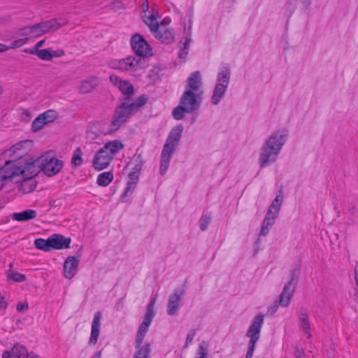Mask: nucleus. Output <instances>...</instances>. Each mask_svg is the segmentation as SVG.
I'll list each match as a JSON object with an SVG mask.
<instances>
[{"label": "nucleus", "instance_id": "393cba45", "mask_svg": "<svg viewBox=\"0 0 358 358\" xmlns=\"http://www.w3.org/2000/svg\"><path fill=\"white\" fill-rule=\"evenodd\" d=\"M118 89L124 96L125 101H129L134 94V86L127 80H124L122 83L118 87Z\"/></svg>", "mask_w": 358, "mask_h": 358}, {"label": "nucleus", "instance_id": "7ed1b4c3", "mask_svg": "<svg viewBox=\"0 0 358 358\" xmlns=\"http://www.w3.org/2000/svg\"><path fill=\"white\" fill-rule=\"evenodd\" d=\"M288 135L287 129H279L273 132L265 141L259 159L261 168L266 167L276 161L282 146L287 141Z\"/></svg>", "mask_w": 358, "mask_h": 358}, {"label": "nucleus", "instance_id": "3c124183", "mask_svg": "<svg viewBox=\"0 0 358 358\" xmlns=\"http://www.w3.org/2000/svg\"><path fill=\"white\" fill-rule=\"evenodd\" d=\"M188 50L182 48L178 53V57L180 59H185L187 56Z\"/></svg>", "mask_w": 358, "mask_h": 358}, {"label": "nucleus", "instance_id": "79ce46f5", "mask_svg": "<svg viewBox=\"0 0 358 358\" xmlns=\"http://www.w3.org/2000/svg\"><path fill=\"white\" fill-rule=\"evenodd\" d=\"M198 357L196 358H207L208 357V350L207 348L200 345L198 349Z\"/></svg>", "mask_w": 358, "mask_h": 358}, {"label": "nucleus", "instance_id": "f704fd0d", "mask_svg": "<svg viewBox=\"0 0 358 358\" xmlns=\"http://www.w3.org/2000/svg\"><path fill=\"white\" fill-rule=\"evenodd\" d=\"M211 220V217L209 215H203L199 220V227L201 231H205L208 228V224Z\"/></svg>", "mask_w": 358, "mask_h": 358}, {"label": "nucleus", "instance_id": "e2e57ef3", "mask_svg": "<svg viewBox=\"0 0 358 358\" xmlns=\"http://www.w3.org/2000/svg\"><path fill=\"white\" fill-rule=\"evenodd\" d=\"M45 41V39L41 40V41H39L38 42L36 43V45L38 48H41L44 45Z\"/></svg>", "mask_w": 358, "mask_h": 358}, {"label": "nucleus", "instance_id": "412c9836", "mask_svg": "<svg viewBox=\"0 0 358 358\" xmlns=\"http://www.w3.org/2000/svg\"><path fill=\"white\" fill-rule=\"evenodd\" d=\"M155 37L165 44H171L174 40V35L171 29L167 28H160L157 31L154 32Z\"/></svg>", "mask_w": 358, "mask_h": 358}, {"label": "nucleus", "instance_id": "5fc2aeb1", "mask_svg": "<svg viewBox=\"0 0 358 358\" xmlns=\"http://www.w3.org/2000/svg\"><path fill=\"white\" fill-rule=\"evenodd\" d=\"M143 164H135L134 167L133 168V171H137L138 173H141Z\"/></svg>", "mask_w": 358, "mask_h": 358}, {"label": "nucleus", "instance_id": "c03bdc74", "mask_svg": "<svg viewBox=\"0 0 358 358\" xmlns=\"http://www.w3.org/2000/svg\"><path fill=\"white\" fill-rule=\"evenodd\" d=\"M279 306H280L279 301H275L273 306L268 308L267 314L273 315L277 311Z\"/></svg>", "mask_w": 358, "mask_h": 358}, {"label": "nucleus", "instance_id": "c85d7f7f", "mask_svg": "<svg viewBox=\"0 0 358 358\" xmlns=\"http://www.w3.org/2000/svg\"><path fill=\"white\" fill-rule=\"evenodd\" d=\"M113 175L112 172H103L99 175L97 178V184L100 186L106 187L113 180Z\"/></svg>", "mask_w": 358, "mask_h": 358}, {"label": "nucleus", "instance_id": "ddd939ff", "mask_svg": "<svg viewBox=\"0 0 358 358\" xmlns=\"http://www.w3.org/2000/svg\"><path fill=\"white\" fill-rule=\"evenodd\" d=\"M65 18H52L46 21L39 22V25L43 35L48 33H53L57 31L60 27L67 24Z\"/></svg>", "mask_w": 358, "mask_h": 358}, {"label": "nucleus", "instance_id": "69168bd1", "mask_svg": "<svg viewBox=\"0 0 358 358\" xmlns=\"http://www.w3.org/2000/svg\"><path fill=\"white\" fill-rule=\"evenodd\" d=\"M101 352L99 351L97 352L92 358H101Z\"/></svg>", "mask_w": 358, "mask_h": 358}, {"label": "nucleus", "instance_id": "e433bc0d", "mask_svg": "<svg viewBox=\"0 0 358 358\" xmlns=\"http://www.w3.org/2000/svg\"><path fill=\"white\" fill-rule=\"evenodd\" d=\"M38 58L43 61H51L52 59V55H51V48L41 50Z\"/></svg>", "mask_w": 358, "mask_h": 358}, {"label": "nucleus", "instance_id": "774afa93", "mask_svg": "<svg viewBox=\"0 0 358 358\" xmlns=\"http://www.w3.org/2000/svg\"><path fill=\"white\" fill-rule=\"evenodd\" d=\"M23 52H25V53H28V54H31V49H29V48L24 49Z\"/></svg>", "mask_w": 358, "mask_h": 358}, {"label": "nucleus", "instance_id": "13d9d810", "mask_svg": "<svg viewBox=\"0 0 358 358\" xmlns=\"http://www.w3.org/2000/svg\"><path fill=\"white\" fill-rule=\"evenodd\" d=\"M7 306L4 297L0 294V308H5Z\"/></svg>", "mask_w": 358, "mask_h": 358}, {"label": "nucleus", "instance_id": "f03ea898", "mask_svg": "<svg viewBox=\"0 0 358 358\" xmlns=\"http://www.w3.org/2000/svg\"><path fill=\"white\" fill-rule=\"evenodd\" d=\"M10 150L13 151V155H10L13 159L10 161L14 162L10 167L12 171L15 172V178L17 176L34 178L41 171L43 159L41 157L24 159L26 150H22V143L14 145Z\"/></svg>", "mask_w": 358, "mask_h": 358}, {"label": "nucleus", "instance_id": "bf43d9fd", "mask_svg": "<svg viewBox=\"0 0 358 358\" xmlns=\"http://www.w3.org/2000/svg\"><path fill=\"white\" fill-rule=\"evenodd\" d=\"M190 42H191V39L189 38H187L185 39V43H183V48H182L188 50L189 48Z\"/></svg>", "mask_w": 358, "mask_h": 358}, {"label": "nucleus", "instance_id": "0eeeda50", "mask_svg": "<svg viewBox=\"0 0 358 358\" xmlns=\"http://www.w3.org/2000/svg\"><path fill=\"white\" fill-rule=\"evenodd\" d=\"M202 97L201 94L192 92V90H186L180 99V103L172 111V115L176 120L185 118V113H193L196 112L201 104Z\"/></svg>", "mask_w": 358, "mask_h": 358}, {"label": "nucleus", "instance_id": "423d86ee", "mask_svg": "<svg viewBox=\"0 0 358 358\" xmlns=\"http://www.w3.org/2000/svg\"><path fill=\"white\" fill-rule=\"evenodd\" d=\"M182 131L183 126L182 124H178L172 128L166 138L162 151L160 160L159 172L162 176L165 175L166 173L171 155L180 143Z\"/></svg>", "mask_w": 358, "mask_h": 358}, {"label": "nucleus", "instance_id": "9b49d317", "mask_svg": "<svg viewBox=\"0 0 358 358\" xmlns=\"http://www.w3.org/2000/svg\"><path fill=\"white\" fill-rule=\"evenodd\" d=\"M43 163L41 165V171L48 177H52L57 174L62 169L63 162L57 158L50 156H41Z\"/></svg>", "mask_w": 358, "mask_h": 358}, {"label": "nucleus", "instance_id": "49530a36", "mask_svg": "<svg viewBox=\"0 0 358 358\" xmlns=\"http://www.w3.org/2000/svg\"><path fill=\"white\" fill-rule=\"evenodd\" d=\"M20 34L21 36L31 37V26H27L20 29Z\"/></svg>", "mask_w": 358, "mask_h": 358}, {"label": "nucleus", "instance_id": "338daca9", "mask_svg": "<svg viewBox=\"0 0 358 358\" xmlns=\"http://www.w3.org/2000/svg\"><path fill=\"white\" fill-rule=\"evenodd\" d=\"M355 278H358V264L355 268Z\"/></svg>", "mask_w": 358, "mask_h": 358}, {"label": "nucleus", "instance_id": "20e7f679", "mask_svg": "<svg viewBox=\"0 0 358 358\" xmlns=\"http://www.w3.org/2000/svg\"><path fill=\"white\" fill-rule=\"evenodd\" d=\"M156 302V296L152 297L146 308V313L143 317V322L138 327L136 339L135 346L137 349L134 354L133 358H150L151 352V345L148 343L142 345L145 334L149 329L152 320L155 316L154 307Z\"/></svg>", "mask_w": 358, "mask_h": 358}, {"label": "nucleus", "instance_id": "4be33fe9", "mask_svg": "<svg viewBox=\"0 0 358 358\" xmlns=\"http://www.w3.org/2000/svg\"><path fill=\"white\" fill-rule=\"evenodd\" d=\"M37 213L32 209H27L20 213H14L11 215L13 220L18 222H27L36 218Z\"/></svg>", "mask_w": 358, "mask_h": 358}, {"label": "nucleus", "instance_id": "473e14b6", "mask_svg": "<svg viewBox=\"0 0 358 358\" xmlns=\"http://www.w3.org/2000/svg\"><path fill=\"white\" fill-rule=\"evenodd\" d=\"M81 155H82L81 149L80 148H77L73 152V155L72 156L71 161V162L73 165V166L78 167V166H81V164H83V159H82Z\"/></svg>", "mask_w": 358, "mask_h": 358}, {"label": "nucleus", "instance_id": "c756f323", "mask_svg": "<svg viewBox=\"0 0 358 358\" xmlns=\"http://www.w3.org/2000/svg\"><path fill=\"white\" fill-rule=\"evenodd\" d=\"M34 246L41 250L48 252L51 250L49 238L48 239L37 238L34 241Z\"/></svg>", "mask_w": 358, "mask_h": 358}, {"label": "nucleus", "instance_id": "4468645a", "mask_svg": "<svg viewBox=\"0 0 358 358\" xmlns=\"http://www.w3.org/2000/svg\"><path fill=\"white\" fill-rule=\"evenodd\" d=\"M113 159V156L101 148L94 155L92 160L93 167L98 171L106 169Z\"/></svg>", "mask_w": 358, "mask_h": 358}, {"label": "nucleus", "instance_id": "a18cd8bd", "mask_svg": "<svg viewBox=\"0 0 358 358\" xmlns=\"http://www.w3.org/2000/svg\"><path fill=\"white\" fill-rule=\"evenodd\" d=\"M109 78L110 82L117 87L124 82L120 77L115 75H111Z\"/></svg>", "mask_w": 358, "mask_h": 358}, {"label": "nucleus", "instance_id": "680f3d73", "mask_svg": "<svg viewBox=\"0 0 358 358\" xmlns=\"http://www.w3.org/2000/svg\"><path fill=\"white\" fill-rule=\"evenodd\" d=\"M142 7H143V12L144 13H145L147 11H148V9H149V4L148 3V1H145L143 5H142Z\"/></svg>", "mask_w": 358, "mask_h": 358}, {"label": "nucleus", "instance_id": "09e8293b", "mask_svg": "<svg viewBox=\"0 0 358 358\" xmlns=\"http://www.w3.org/2000/svg\"><path fill=\"white\" fill-rule=\"evenodd\" d=\"M65 54V52L63 49L59 48L56 50H52L51 49V55H52L53 57H60L64 56Z\"/></svg>", "mask_w": 358, "mask_h": 358}, {"label": "nucleus", "instance_id": "f8f14e48", "mask_svg": "<svg viewBox=\"0 0 358 358\" xmlns=\"http://www.w3.org/2000/svg\"><path fill=\"white\" fill-rule=\"evenodd\" d=\"M185 294V290L177 289L169 297L166 312L169 315H174L181 306V301Z\"/></svg>", "mask_w": 358, "mask_h": 358}, {"label": "nucleus", "instance_id": "2f4dec72", "mask_svg": "<svg viewBox=\"0 0 358 358\" xmlns=\"http://www.w3.org/2000/svg\"><path fill=\"white\" fill-rule=\"evenodd\" d=\"M47 124V122L44 120L41 115H39L31 123V129L34 132L38 131L43 129V127Z\"/></svg>", "mask_w": 358, "mask_h": 358}, {"label": "nucleus", "instance_id": "f257e3e1", "mask_svg": "<svg viewBox=\"0 0 358 358\" xmlns=\"http://www.w3.org/2000/svg\"><path fill=\"white\" fill-rule=\"evenodd\" d=\"M131 46L133 51L138 57H127L120 59L117 62V65L115 68L123 70L136 71L139 69L145 68V58L152 55V50L144 37L139 34H135L131 38Z\"/></svg>", "mask_w": 358, "mask_h": 358}, {"label": "nucleus", "instance_id": "2eb2a0df", "mask_svg": "<svg viewBox=\"0 0 358 358\" xmlns=\"http://www.w3.org/2000/svg\"><path fill=\"white\" fill-rule=\"evenodd\" d=\"M80 259L73 256L68 257L64 263L63 274L67 279H72L76 273Z\"/></svg>", "mask_w": 358, "mask_h": 358}, {"label": "nucleus", "instance_id": "bb28decb", "mask_svg": "<svg viewBox=\"0 0 358 358\" xmlns=\"http://www.w3.org/2000/svg\"><path fill=\"white\" fill-rule=\"evenodd\" d=\"M12 354L14 358H27L29 355L27 348L20 343H16L12 348Z\"/></svg>", "mask_w": 358, "mask_h": 358}, {"label": "nucleus", "instance_id": "dca6fc26", "mask_svg": "<svg viewBox=\"0 0 358 358\" xmlns=\"http://www.w3.org/2000/svg\"><path fill=\"white\" fill-rule=\"evenodd\" d=\"M294 292V287L292 285V279L288 281L283 287L279 296V304L283 307H287L292 299Z\"/></svg>", "mask_w": 358, "mask_h": 358}, {"label": "nucleus", "instance_id": "4d7b16f0", "mask_svg": "<svg viewBox=\"0 0 358 358\" xmlns=\"http://www.w3.org/2000/svg\"><path fill=\"white\" fill-rule=\"evenodd\" d=\"M40 50H39V48L35 45L34 47L31 49V55H35L38 57Z\"/></svg>", "mask_w": 358, "mask_h": 358}, {"label": "nucleus", "instance_id": "4c0bfd02", "mask_svg": "<svg viewBox=\"0 0 358 358\" xmlns=\"http://www.w3.org/2000/svg\"><path fill=\"white\" fill-rule=\"evenodd\" d=\"M8 279L15 282H24L26 280V276L24 274L19 273H13L8 275Z\"/></svg>", "mask_w": 358, "mask_h": 358}, {"label": "nucleus", "instance_id": "de8ad7c7", "mask_svg": "<svg viewBox=\"0 0 358 358\" xmlns=\"http://www.w3.org/2000/svg\"><path fill=\"white\" fill-rule=\"evenodd\" d=\"M195 336V330L193 329L191 332H189L186 338V342L185 345V348H187L190 343H192Z\"/></svg>", "mask_w": 358, "mask_h": 358}, {"label": "nucleus", "instance_id": "72a5a7b5", "mask_svg": "<svg viewBox=\"0 0 358 358\" xmlns=\"http://www.w3.org/2000/svg\"><path fill=\"white\" fill-rule=\"evenodd\" d=\"M41 115L44 120L47 122V124L54 122L59 116L58 113L55 110H48Z\"/></svg>", "mask_w": 358, "mask_h": 358}, {"label": "nucleus", "instance_id": "b1692460", "mask_svg": "<svg viewBox=\"0 0 358 358\" xmlns=\"http://www.w3.org/2000/svg\"><path fill=\"white\" fill-rule=\"evenodd\" d=\"M22 180L19 190L22 192L23 194H28L34 190L36 186V181L31 178L29 177H21Z\"/></svg>", "mask_w": 358, "mask_h": 358}, {"label": "nucleus", "instance_id": "39448f33", "mask_svg": "<svg viewBox=\"0 0 358 358\" xmlns=\"http://www.w3.org/2000/svg\"><path fill=\"white\" fill-rule=\"evenodd\" d=\"M148 100V96L142 94L131 103L123 102L117 106L110 124L108 133L112 134L117 131L133 114L147 103Z\"/></svg>", "mask_w": 358, "mask_h": 358}, {"label": "nucleus", "instance_id": "6ab92c4d", "mask_svg": "<svg viewBox=\"0 0 358 358\" xmlns=\"http://www.w3.org/2000/svg\"><path fill=\"white\" fill-rule=\"evenodd\" d=\"M13 162L8 160L5 162L4 166L0 169V189L4 186L6 180L13 181L15 178V172L13 171L10 167Z\"/></svg>", "mask_w": 358, "mask_h": 358}, {"label": "nucleus", "instance_id": "9d476101", "mask_svg": "<svg viewBox=\"0 0 358 358\" xmlns=\"http://www.w3.org/2000/svg\"><path fill=\"white\" fill-rule=\"evenodd\" d=\"M280 207L281 203H271L263 221L259 233L261 236H265L268 234L271 228L275 224V220L278 217Z\"/></svg>", "mask_w": 358, "mask_h": 358}, {"label": "nucleus", "instance_id": "a878e982", "mask_svg": "<svg viewBox=\"0 0 358 358\" xmlns=\"http://www.w3.org/2000/svg\"><path fill=\"white\" fill-rule=\"evenodd\" d=\"M124 148L123 143L118 141H113L106 143L102 148L107 153L111 155L116 154L119 150Z\"/></svg>", "mask_w": 358, "mask_h": 358}, {"label": "nucleus", "instance_id": "5701e85b", "mask_svg": "<svg viewBox=\"0 0 358 358\" xmlns=\"http://www.w3.org/2000/svg\"><path fill=\"white\" fill-rule=\"evenodd\" d=\"M98 85V80L96 77H90L81 82L80 85V92L87 94L92 92Z\"/></svg>", "mask_w": 358, "mask_h": 358}, {"label": "nucleus", "instance_id": "58836bf2", "mask_svg": "<svg viewBox=\"0 0 358 358\" xmlns=\"http://www.w3.org/2000/svg\"><path fill=\"white\" fill-rule=\"evenodd\" d=\"M29 41V38L26 37L24 38H20L17 40H15L12 42L10 46V49H15L21 47L24 44H25Z\"/></svg>", "mask_w": 358, "mask_h": 358}, {"label": "nucleus", "instance_id": "052dcab7", "mask_svg": "<svg viewBox=\"0 0 358 358\" xmlns=\"http://www.w3.org/2000/svg\"><path fill=\"white\" fill-rule=\"evenodd\" d=\"M10 48L8 45L3 43H0V52H4L8 50Z\"/></svg>", "mask_w": 358, "mask_h": 358}, {"label": "nucleus", "instance_id": "f3484780", "mask_svg": "<svg viewBox=\"0 0 358 358\" xmlns=\"http://www.w3.org/2000/svg\"><path fill=\"white\" fill-rule=\"evenodd\" d=\"M50 248L52 249L62 250L70 247L71 238L63 236L61 234H53L49 237Z\"/></svg>", "mask_w": 358, "mask_h": 358}, {"label": "nucleus", "instance_id": "864d4df0", "mask_svg": "<svg viewBox=\"0 0 358 358\" xmlns=\"http://www.w3.org/2000/svg\"><path fill=\"white\" fill-rule=\"evenodd\" d=\"M143 164H135L134 167L133 168V171H137L138 173H141Z\"/></svg>", "mask_w": 358, "mask_h": 358}, {"label": "nucleus", "instance_id": "6e6552de", "mask_svg": "<svg viewBox=\"0 0 358 358\" xmlns=\"http://www.w3.org/2000/svg\"><path fill=\"white\" fill-rule=\"evenodd\" d=\"M231 71L229 67H224L217 77L216 84L211 96L213 105H217L225 94L230 80Z\"/></svg>", "mask_w": 358, "mask_h": 358}, {"label": "nucleus", "instance_id": "aec40b11", "mask_svg": "<svg viewBox=\"0 0 358 358\" xmlns=\"http://www.w3.org/2000/svg\"><path fill=\"white\" fill-rule=\"evenodd\" d=\"M201 85L202 81L200 72L198 71H194L187 79V90H192V92H195L199 90Z\"/></svg>", "mask_w": 358, "mask_h": 358}, {"label": "nucleus", "instance_id": "603ef678", "mask_svg": "<svg viewBox=\"0 0 358 358\" xmlns=\"http://www.w3.org/2000/svg\"><path fill=\"white\" fill-rule=\"evenodd\" d=\"M28 309V304L27 303H19L17 305V310L18 311H22L24 310H27Z\"/></svg>", "mask_w": 358, "mask_h": 358}, {"label": "nucleus", "instance_id": "a19ab883", "mask_svg": "<svg viewBox=\"0 0 358 358\" xmlns=\"http://www.w3.org/2000/svg\"><path fill=\"white\" fill-rule=\"evenodd\" d=\"M133 161L135 164H144L145 161L143 159L142 152H140V149L138 148L136 151L135 155L133 157Z\"/></svg>", "mask_w": 358, "mask_h": 358}, {"label": "nucleus", "instance_id": "c9c22d12", "mask_svg": "<svg viewBox=\"0 0 358 358\" xmlns=\"http://www.w3.org/2000/svg\"><path fill=\"white\" fill-rule=\"evenodd\" d=\"M137 182H127V186L124 193L122 195V198L130 196L136 187Z\"/></svg>", "mask_w": 358, "mask_h": 358}, {"label": "nucleus", "instance_id": "37998d69", "mask_svg": "<svg viewBox=\"0 0 358 358\" xmlns=\"http://www.w3.org/2000/svg\"><path fill=\"white\" fill-rule=\"evenodd\" d=\"M140 173H138L137 171H132L131 173H129L128 178L129 182H135L138 183V179H139Z\"/></svg>", "mask_w": 358, "mask_h": 358}, {"label": "nucleus", "instance_id": "6e6d98bb", "mask_svg": "<svg viewBox=\"0 0 358 358\" xmlns=\"http://www.w3.org/2000/svg\"><path fill=\"white\" fill-rule=\"evenodd\" d=\"M13 354H12V350L10 351L6 350L2 354V358H12Z\"/></svg>", "mask_w": 358, "mask_h": 358}, {"label": "nucleus", "instance_id": "0e129e2a", "mask_svg": "<svg viewBox=\"0 0 358 358\" xmlns=\"http://www.w3.org/2000/svg\"><path fill=\"white\" fill-rule=\"evenodd\" d=\"M27 358H40L38 355L34 352H30Z\"/></svg>", "mask_w": 358, "mask_h": 358}, {"label": "nucleus", "instance_id": "8fccbe9b", "mask_svg": "<svg viewBox=\"0 0 358 358\" xmlns=\"http://www.w3.org/2000/svg\"><path fill=\"white\" fill-rule=\"evenodd\" d=\"M282 199H283V192H282V188H280L278 191L277 195L273 201H282Z\"/></svg>", "mask_w": 358, "mask_h": 358}, {"label": "nucleus", "instance_id": "1a4fd4ad", "mask_svg": "<svg viewBox=\"0 0 358 358\" xmlns=\"http://www.w3.org/2000/svg\"><path fill=\"white\" fill-rule=\"evenodd\" d=\"M263 323L264 315H257L255 317L252 323L251 324L248 330L246 332V336L250 338L248 343L247 354L245 356L246 358H252L253 355L256 343L257 342L260 337V331Z\"/></svg>", "mask_w": 358, "mask_h": 358}, {"label": "nucleus", "instance_id": "cd10ccee", "mask_svg": "<svg viewBox=\"0 0 358 358\" xmlns=\"http://www.w3.org/2000/svg\"><path fill=\"white\" fill-rule=\"evenodd\" d=\"M152 11H154L153 9ZM143 17L144 18L143 22L149 27L152 32L157 31L159 25L158 22L156 21L157 15L154 13V12H152V13L148 17L145 15Z\"/></svg>", "mask_w": 358, "mask_h": 358}, {"label": "nucleus", "instance_id": "a211bd4d", "mask_svg": "<svg viewBox=\"0 0 358 358\" xmlns=\"http://www.w3.org/2000/svg\"><path fill=\"white\" fill-rule=\"evenodd\" d=\"M101 312L95 313L93 318V321L92 323L91 327V335L89 340V344L95 345L97 343L99 334H100V328H101Z\"/></svg>", "mask_w": 358, "mask_h": 358}, {"label": "nucleus", "instance_id": "7c9ffc66", "mask_svg": "<svg viewBox=\"0 0 358 358\" xmlns=\"http://www.w3.org/2000/svg\"><path fill=\"white\" fill-rule=\"evenodd\" d=\"M299 321L303 330L307 335V338H309L311 336L310 332V324L308 319V316L306 313H301L299 317Z\"/></svg>", "mask_w": 358, "mask_h": 358}, {"label": "nucleus", "instance_id": "ea45409f", "mask_svg": "<svg viewBox=\"0 0 358 358\" xmlns=\"http://www.w3.org/2000/svg\"><path fill=\"white\" fill-rule=\"evenodd\" d=\"M31 37H39L43 35L38 23L31 25Z\"/></svg>", "mask_w": 358, "mask_h": 358}]
</instances>
